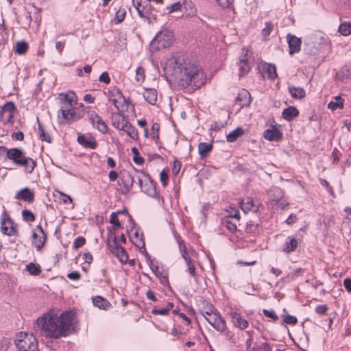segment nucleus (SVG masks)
I'll return each mask as SVG.
<instances>
[{"mask_svg":"<svg viewBox=\"0 0 351 351\" xmlns=\"http://www.w3.org/2000/svg\"><path fill=\"white\" fill-rule=\"evenodd\" d=\"M163 69L167 77H170L171 80L184 88L189 86L193 89L198 88L206 81L204 73L199 66L186 61L181 54L169 58Z\"/></svg>","mask_w":351,"mask_h":351,"instance_id":"obj_1","label":"nucleus"},{"mask_svg":"<svg viewBox=\"0 0 351 351\" xmlns=\"http://www.w3.org/2000/svg\"><path fill=\"white\" fill-rule=\"evenodd\" d=\"M36 326L40 333L47 338L57 339L66 337L75 329V313L65 311L59 315L49 311L36 319Z\"/></svg>","mask_w":351,"mask_h":351,"instance_id":"obj_2","label":"nucleus"},{"mask_svg":"<svg viewBox=\"0 0 351 351\" xmlns=\"http://www.w3.org/2000/svg\"><path fill=\"white\" fill-rule=\"evenodd\" d=\"M107 234L108 248L121 262L125 263L128 256L125 249L118 243L115 232L108 230Z\"/></svg>","mask_w":351,"mask_h":351,"instance_id":"obj_3","label":"nucleus"},{"mask_svg":"<svg viewBox=\"0 0 351 351\" xmlns=\"http://www.w3.org/2000/svg\"><path fill=\"white\" fill-rule=\"evenodd\" d=\"M15 344L19 351H39L38 341L32 333L20 332Z\"/></svg>","mask_w":351,"mask_h":351,"instance_id":"obj_4","label":"nucleus"},{"mask_svg":"<svg viewBox=\"0 0 351 351\" xmlns=\"http://www.w3.org/2000/svg\"><path fill=\"white\" fill-rule=\"evenodd\" d=\"M173 41V32L167 29L159 32L152 41V45L157 50L169 47Z\"/></svg>","mask_w":351,"mask_h":351,"instance_id":"obj_5","label":"nucleus"},{"mask_svg":"<svg viewBox=\"0 0 351 351\" xmlns=\"http://www.w3.org/2000/svg\"><path fill=\"white\" fill-rule=\"evenodd\" d=\"M106 95L108 101L111 102L118 111L121 112L126 105V99L118 88L115 86L110 88Z\"/></svg>","mask_w":351,"mask_h":351,"instance_id":"obj_6","label":"nucleus"},{"mask_svg":"<svg viewBox=\"0 0 351 351\" xmlns=\"http://www.w3.org/2000/svg\"><path fill=\"white\" fill-rule=\"evenodd\" d=\"M0 223L1 231L3 234L8 236L17 235V224L14 222L5 210L1 214Z\"/></svg>","mask_w":351,"mask_h":351,"instance_id":"obj_7","label":"nucleus"},{"mask_svg":"<svg viewBox=\"0 0 351 351\" xmlns=\"http://www.w3.org/2000/svg\"><path fill=\"white\" fill-rule=\"evenodd\" d=\"M135 182L134 173H132L128 171H124L121 173L120 180L119 181V185L120 186V193L121 194H127L133 186Z\"/></svg>","mask_w":351,"mask_h":351,"instance_id":"obj_8","label":"nucleus"},{"mask_svg":"<svg viewBox=\"0 0 351 351\" xmlns=\"http://www.w3.org/2000/svg\"><path fill=\"white\" fill-rule=\"evenodd\" d=\"M79 119L75 108L60 109L58 112V120L60 124H71Z\"/></svg>","mask_w":351,"mask_h":351,"instance_id":"obj_9","label":"nucleus"},{"mask_svg":"<svg viewBox=\"0 0 351 351\" xmlns=\"http://www.w3.org/2000/svg\"><path fill=\"white\" fill-rule=\"evenodd\" d=\"M206 319L217 331L222 332L226 330V321L221 317L218 311L208 315Z\"/></svg>","mask_w":351,"mask_h":351,"instance_id":"obj_10","label":"nucleus"},{"mask_svg":"<svg viewBox=\"0 0 351 351\" xmlns=\"http://www.w3.org/2000/svg\"><path fill=\"white\" fill-rule=\"evenodd\" d=\"M32 243L35 245L37 250H41L47 240V234L40 225H38L35 231L32 234Z\"/></svg>","mask_w":351,"mask_h":351,"instance_id":"obj_11","label":"nucleus"},{"mask_svg":"<svg viewBox=\"0 0 351 351\" xmlns=\"http://www.w3.org/2000/svg\"><path fill=\"white\" fill-rule=\"evenodd\" d=\"M58 99L60 101V109H71L74 108L76 104V95L73 92L68 93L66 94H59Z\"/></svg>","mask_w":351,"mask_h":351,"instance_id":"obj_12","label":"nucleus"},{"mask_svg":"<svg viewBox=\"0 0 351 351\" xmlns=\"http://www.w3.org/2000/svg\"><path fill=\"white\" fill-rule=\"evenodd\" d=\"M88 117L93 127L96 128L99 132L105 134L108 131V126L104 121L95 112L88 114Z\"/></svg>","mask_w":351,"mask_h":351,"instance_id":"obj_13","label":"nucleus"},{"mask_svg":"<svg viewBox=\"0 0 351 351\" xmlns=\"http://www.w3.org/2000/svg\"><path fill=\"white\" fill-rule=\"evenodd\" d=\"M287 42L289 48V53L293 55L300 51L301 40L294 35L288 34L287 36Z\"/></svg>","mask_w":351,"mask_h":351,"instance_id":"obj_14","label":"nucleus"},{"mask_svg":"<svg viewBox=\"0 0 351 351\" xmlns=\"http://www.w3.org/2000/svg\"><path fill=\"white\" fill-rule=\"evenodd\" d=\"M15 199L23 200L29 204H32L34 201V193L29 188L25 187L16 193Z\"/></svg>","mask_w":351,"mask_h":351,"instance_id":"obj_15","label":"nucleus"},{"mask_svg":"<svg viewBox=\"0 0 351 351\" xmlns=\"http://www.w3.org/2000/svg\"><path fill=\"white\" fill-rule=\"evenodd\" d=\"M14 165L25 167V172L26 173H32L36 166V162L32 158L25 156Z\"/></svg>","mask_w":351,"mask_h":351,"instance_id":"obj_16","label":"nucleus"},{"mask_svg":"<svg viewBox=\"0 0 351 351\" xmlns=\"http://www.w3.org/2000/svg\"><path fill=\"white\" fill-rule=\"evenodd\" d=\"M25 156V152L20 148H12L7 151V158L16 164L20 160H22Z\"/></svg>","mask_w":351,"mask_h":351,"instance_id":"obj_17","label":"nucleus"},{"mask_svg":"<svg viewBox=\"0 0 351 351\" xmlns=\"http://www.w3.org/2000/svg\"><path fill=\"white\" fill-rule=\"evenodd\" d=\"M236 103L238 104L241 108L248 106L251 103V95L247 90H242L236 97Z\"/></svg>","mask_w":351,"mask_h":351,"instance_id":"obj_18","label":"nucleus"},{"mask_svg":"<svg viewBox=\"0 0 351 351\" xmlns=\"http://www.w3.org/2000/svg\"><path fill=\"white\" fill-rule=\"evenodd\" d=\"M263 136L270 141H279L282 139V134L278 128L273 127L271 129L265 130Z\"/></svg>","mask_w":351,"mask_h":351,"instance_id":"obj_19","label":"nucleus"},{"mask_svg":"<svg viewBox=\"0 0 351 351\" xmlns=\"http://www.w3.org/2000/svg\"><path fill=\"white\" fill-rule=\"evenodd\" d=\"M230 316L234 325L237 327H239L241 329H245L248 326L247 321L243 318V317L239 313L236 312L231 313Z\"/></svg>","mask_w":351,"mask_h":351,"instance_id":"obj_20","label":"nucleus"},{"mask_svg":"<svg viewBox=\"0 0 351 351\" xmlns=\"http://www.w3.org/2000/svg\"><path fill=\"white\" fill-rule=\"evenodd\" d=\"M112 125L114 128L118 130L122 129V125H124L125 122H128V120L123 116V108L121 109V111H118L117 113H114L112 115Z\"/></svg>","mask_w":351,"mask_h":351,"instance_id":"obj_21","label":"nucleus"},{"mask_svg":"<svg viewBox=\"0 0 351 351\" xmlns=\"http://www.w3.org/2000/svg\"><path fill=\"white\" fill-rule=\"evenodd\" d=\"M299 115V111L295 106H289L283 110L282 117L287 121H291Z\"/></svg>","mask_w":351,"mask_h":351,"instance_id":"obj_22","label":"nucleus"},{"mask_svg":"<svg viewBox=\"0 0 351 351\" xmlns=\"http://www.w3.org/2000/svg\"><path fill=\"white\" fill-rule=\"evenodd\" d=\"M77 141L80 145H83L86 148L95 149L98 146V144L95 139H86V136L84 134L78 136Z\"/></svg>","mask_w":351,"mask_h":351,"instance_id":"obj_23","label":"nucleus"},{"mask_svg":"<svg viewBox=\"0 0 351 351\" xmlns=\"http://www.w3.org/2000/svg\"><path fill=\"white\" fill-rule=\"evenodd\" d=\"M144 99L151 105H155L157 101V91L154 88H146L143 93Z\"/></svg>","mask_w":351,"mask_h":351,"instance_id":"obj_24","label":"nucleus"},{"mask_svg":"<svg viewBox=\"0 0 351 351\" xmlns=\"http://www.w3.org/2000/svg\"><path fill=\"white\" fill-rule=\"evenodd\" d=\"M93 303L95 306L103 310H108L111 306V304L106 299L101 296L93 298Z\"/></svg>","mask_w":351,"mask_h":351,"instance_id":"obj_25","label":"nucleus"},{"mask_svg":"<svg viewBox=\"0 0 351 351\" xmlns=\"http://www.w3.org/2000/svg\"><path fill=\"white\" fill-rule=\"evenodd\" d=\"M241 208L244 213H247L250 210L256 211L258 207L254 205V201L250 198H247L245 200H242L240 202Z\"/></svg>","mask_w":351,"mask_h":351,"instance_id":"obj_26","label":"nucleus"},{"mask_svg":"<svg viewBox=\"0 0 351 351\" xmlns=\"http://www.w3.org/2000/svg\"><path fill=\"white\" fill-rule=\"evenodd\" d=\"M289 93L294 99H301L306 95L305 90L302 87L289 86Z\"/></svg>","mask_w":351,"mask_h":351,"instance_id":"obj_27","label":"nucleus"},{"mask_svg":"<svg viewBox=\"0 0 351 351\" xmlns=\"http://www.w3.org/2000/svg\"><path fill=\"white\" fill-rule=\"evenodd\" d=\"M142 191L151 197H154L156 195V186L150 178L147 179V180H145V185L143 186V190H142Z\"/></svg>","mask_w":351,"mask_h":351,"instance_id":"obj_28","label":"nucleus"},{"mask_svg":"<svg viewBox=\"0 0 351 351\" xmlns=\"http://www.w3.org/2000/svg\"><path fill=\"white\" fill-rule=\"evenodd\" d=\"M123 130L127 133V134L133 139L138 138V132L134 126L132 125L128 121L124 123V125H122Z\"/></svg>","mask_w":351,"mask_h":351,"instance_id":"obj_29","label":"nucleus"},{"mask_svg":"<svg viewBox=\"0 0 351 351\" xmlns=\"http://www.w3.org/2000/svg\"><path fill=\"white\" fill-rule=\"evenodd\" d=\"M335 101H331L328 104V108L332 111L343 108L344 99L341 96L335 97Z\"/></svg>","mask_w":351,"mask_h":351,"instance_id":"obj_30","label":"nucleus"},{"mask_svg":"<svg viewBox=\"0 0 351 351\" xmlns=\"http://www.w3.org/2000/svg\"><path fill=\"white\" fill-rule=\"evenodd\" d=\"M202 302L204 306L200 309V313L205 319L206 318V316H208V315L213 314L217 311L210 303L205 300H203Z\"/></svg>","mask_w":351,"mask_h":351,"instance_id":"obj_31","label":"nucleus"},{"mask_svg":"<svg viewBox=\"0 0 351 351\" xmlns=\"http://www.w3.org/2000/svg\"><path fill=\"white\" fill-rule=\"evenodd\" d=\"M250 63L247 58V54H245L239 62V76L241 77L246 74L250 71Z\"/></svg>","mask_w":351,"mask_h":351,"instance_id":"obj_32","label":"nucleus"},{"mask_svg":"<svg viewBox=\"0 0 351 351\" xmlns=\"http://www.w3.org/2000/svg\"><path fill=\"white\" fill-rule=\"evenodd\" d=\"M298 244V241L295 239L288 237L287 241L285 244L283 251L287 253L293 252L296 249Z\"/></svg>","mask_w":351,"mask_h":351,"instance_id":"obj_33","label":"nucleus"},{"mask_svg":"<svg viewBox=\"0 0 351 351\" xmlns=\"http://www.w3.org/2000/svg\"><path fill=\"white\" fill-rule=\"evenodd\" d=\"M243 134V130L241 128H237L230 132L226 136L228 142L235 141L239 136Z\"/></svg>","mask_w":351,"mask_h":351,"instance_id":"obj_34","label":"nucleus"},{"mask_svg":"<svg viewBox=\"0 0 351 351\" xmlns=\"http://www.w3.org/2000/svg\"><path fill=\"white\" fill-rule=\"evenodd\" d=\"M212 145L206 143H200L198 145V152L202 158L207 156L212 149Z\"/></svg>","mask_w":351,"mask_h":351,"instance_id":"obj_35","label":"nucleus"},{"mask_svg":"<svg viewBox=\"0 0 351 351\" xmlns=\"http://www.w3.org/2000/svg\"><path fill=\"white\" fill-rule=\"evenodd\" d=\"M339 32L343 36H349L351 34V22L341 23L338 29Z\"/></svg>","mask_w":351,"mask_h":351,"instance_id":"obj_36","label":"nucleus"},{"mask_svg":"<svg viewBox=\"0 0 351 351\" xmlns=\"http://www.w3.org/2000/svg\"><path fill=\"white\" fill-rule=\"evenodd\" d=\"M15 110L14 104L10 101L7 102L2 108V112L3 114L8 113V118L10 120L13 117V111Z\"/></svg>","mask_w":351,"mask_h":351,"instance_id":"obj_37","label":"nucleus"},{"mask_svg":"<svg viewBox=\"0 0 351 351\" xmlns=\"http://www.w3.org/2000/svg\"><path fill=\"white\" fill-rule=\"evenodd\" d=\"M26 269L31 275L34 276H38L41 272L40 265L34 263L27 264L26 265Z\"/></svg>","mask_w":351,"mask_h":351,"instance_id":"obj_38","label":"nucleus"},{"mask_svg":"<svg viewBox=\"0 0 351 351\" xmlns=\"http://www.w3.org/2000/svg\"><path fill=\"white\" fill-rule=\"evenodd\" d=\"M28 49V44L25 41L17 42L15 47V53L19 55L24 54Z\"/></svg>","mask_w":351,"mask_h":351,"instance_id":"obj_39","label":"nucleus"},{"mask_svg":"<svg viewBox=\"0 0 351 351\" xmlns=\"http://www.w3.org/2000/svg\"><path fill=\"white\" fill-rule=\"evenodd\" d=\"M126 15V9L123 7H120L115 14L114 21L116 23H120L124 21Z\"/></svg>","mask_w":351,"mask_h":351,"instance_id":"obj_40","label":"nucleus"},{"mask_svg":"<svg viewBox=\"0 0 351 351\" xmlns=\"http://www.w3.org/2000/svg\"><path fill=\"white\" fill-rule=\"evenodd\" d=\"M135 176V180H137V183L140 187V189L143 190V183L145 182V180H147L149 179V176L146 174L143 173V172H134Z\"/></svg>","mask_w":351,"mask_h":351,"instance_id":"obj_41","label":"nucleus"},{"mask_svg":"<svg viewBox=\"0 0 351 351\" xmlns=\"http://www.w3.org/2000/svg\"><path fill=\"white\" fill-rule=\"evenodd\" d=\"M38 132L40 140L47 143L51 142V138L50 135L45 131L43 126L40 122H38Z\"/></svg>","mask_w":351,"mask_h":351,"instance_id":"obj_42","label":"nucleus"},{"mask_svg":"<svg viewBox=\"0 0 351 351\" xmlns=\"http://www.w3.org/2000/svg\"><path fill=\"white\" fill-rule=\"evenodd\" d=\"M173 235L178 244L180 254H186L187 250L184 241L181 239L180 236L176 231L173 232Z\"/></svg>","mask_w":351,"mask_h":351,"instance_id":"obj_43","label":"nucleus"},{"mask_svg":"<svg viewBox=\"0 0 351 351\" xmlns=\"http://www.w3.org/2000/svg\"><path fill=\"white\" fill-rule=\"evenodd\" d=\"M271 348L269 344L267 342L261 344L256 343L252 348V351H271Z\"/></svg>","mask_w":351,"mask_h":351,"instance_id":"obj_44","label":"nucleus"},{"mask_svg":"<svg viewBox=\"0 0 351 351\" xmlns=\"http://www.w3.org/2000/svg\"><path fill=\"white\" fill-rule=\"evenodd\" d=\"M342 79H351V69L348 66H343L338 73Z\"/></svg>","mask_w":351,"mask_h":351,"instance_id":"obj_45","label":"nucleus"},{"mask_svg":"<svg viewBox=\"0 0 351 351\" xmlns=\"http://www.w3.org/2000/svg\"><path fill=\"white\" fill-rule=\"evenodd\" d=\"M266 73L267 75V77L270 79H275L277 77L276 68L274 64H267L266 69Z\"/></svg>","mask_w":351,"mask_h":351,"instance_id":"obj_46","label":"nucleus"},{"mask_svg":"<svg viewBox=\"0 0 351 351\" xmlns=\"http://www.w3.org/2000/svg\"><path fill=\"white\" fill-rule=\"evenodd\" d=\"M223 224L230 232H233L237 229L236 223L232 221L230 218H225L223 221Z\"/></svg>","mask_w":351,"mask_h":351,"instance_id":"obj_47","label":"nucleus"},{"mask_svg":"<svg viewBox=\"0 0 351 351\" xmlns=\"http://www.w3.org/2000/svg\"><path fill=\"white\" fill-rule=\"evenodd\" d=\"M132 152L134 154L133 161L137 165H142L145 162V160L143 157L139 156V152L137 148L132 147Z\"/></svg>","mask_w":351,"mask_h":351,"instance_id":"obj_48","label":"nucleus"},{"mask_svg":"<svg viewBox=\"0 0 351 351\" xmlns=\"http://www.w3.org/2000/svg\"><path fill=\"white\" fill-rule=\"evenodd\" d=\"M159 129L160 125L158 123H153L152 126V138L155 141L156 144H158L159 141Z\"/></svg>","mask_w":351,"mask_h":351,"instance_id":"obj_49","label":"nucleus"},{"mask_svg":"<svg viewBox=\"0 0 351 351\" xmlns=\"http://www.w3.org/2000/svg\"><path fill=\"white\" fill-rule=\"evenodd\" d=\"M21 214L23 220L25 221L33 222L35 220V217L30 210H23Z\"/></svg>","mask_w":351,"mask_h":351,"instance_id":"obj_50","label":"nucleus"},{"mask_svg":"<svg viewBox=\"0 0 351 351\" xmlns=\"http://www.w3.org/2000/svg\"><path fill=\"white\" fill-rule=\"evenodd\" d=\"M135 80L137 82L141 83L145 80V70L143 68L139 66L136 70Z\"/></svg>","mask_w":351,"mask_h":351,"instance_id":"obj_51","label":"nucleus"},{"mask_svg":"<svg viewBox=\"0 0 351 351\" xmlns=\"http://www.w3.org/2000/svg\"><path fill=\"white\" fill-rule=\"evenodd\" d=\"M274 29V25L270 22H267L265 23V27L262 30V35L265 40L267 39V37L271 34V31Z\"/></svg>","mask_w":351,"mask_h":351,"instance_id":"obj_52","label":"nucleus"},{"mask_svg":"<svg viewBox=\"0 0 351 351\" xmlns=\"http://www.w3.org/2000/svg\"><path fill=\"white\" fill-rule=\"evenodd\" d=\"M86 243V239L83 237H79L74 240L73 244V249L76 250L80 247H82Z\"/></svg>","mask_w":351,"mask_h":351,"instance_id":"obj_53","label":"nucleus"},{"mask_svg":"<svg viewBox=\"0 0 351 351\" xmlns=\"http://www.w3.org/2000/svg\"><path fill=\"white\" fill-rule=\"evenodd\" d=\"M134 238L133 240V243L138 247H143L145 246V243L143 240V239L141 238V237H140L138 232L137 231H136L134 234Z\"/></svg>","mask_w":351,"mask_h":351,"instance_id":"obj_54","label":"nucleus"},{"mask_svg":"<svg viewBox=\"0 0 351 351\" xmlns=\"http://www.w3.org/2000/svg\"><path fill=\"white\" fill-rule=\"evenodd\" d=\"M195 269H196V268H195V264H193V265L187 266V269H186V271L188 272L189 274V275L192 278H193V279L195 281H197L198 276L195 272Z\"/></svg>","mask_w":351,"mask_h":351,"instance_id":"obj_55","label":"nucleus"},{"mask_svg":"<svg viewBox=\"0 0 351 351\" xmlns=\"http://www.w3.org/2000/svg\"><path fill=\"white\" fill-rule=\"evenodd\" d=\"M258 228V224H255L253 221H250L246 224V232L248 233H255Z\"/></svg>","mask_w":351,"mask_h":351,"instance_id":"obj_56","label":"nucleus"},{"mask_svg":"<svg viewBox=\"0 0 351 351\" xmlns=\"http://www.w3.org/2000/svg\"><path fill=\"white\" fill-rule=\"evenodd\" d=\"M283 321L286 324L293 325V326L295 325L298 322V319H297L296 317L290 315H285L284 317Z\"/></svg>","mask_w":351,"mask_h":351,"instance_id":"obj_57","label":"nucleus"},{"mask_svg":"<svg viewBox=\"0 0 351 351\" xmlns=\"http://www.w3.org/2000/svg\"><path fill=\"white\" fill-rule=\"evenodd\" d=\"M110 223L114 225L116 228H121V225L117 219V213H112L110 215Z\"/></svg>","mask_w":351,"mask_h":351,"instance_id":"obj_58","label":"nucleus"},{"mask_svg":"<svg viewBox=\"0 0 351 351\" xmlns=\"http://www.w3.org/2000/svg\"><path fill=\"white\" fill-rule=\"evenodd\" d=\"M182 8V3L180 1L176 2L167 8L168 13H171L175 11H178Z\"/></svg>","mask_w":351,"mask_h":351,"instance_id":"obj_59","label":"nucleus"},{"mask_svg":"<svg viewBox=\"0 0 351 351\" xmlns=\"http://www.w3.org/2000/svg\"><path fill=\"white\" fill-rule=\"evenodd\" d=\"M263 312L266 317L271 318L274 321H276L278 319V315L273 310L264 309Z\"/></svg>","mask_w":351,"mask_h":351,"instance_id":"obj_60","label":"nucleus"},{"mask_svg":"<svg viewBox=\"0 0 351 351\" xmlns=\"http://www.w3.org/2000/svg\"><path fill=\"white\" fill-rule=\"evenodd\" d=\"M219 5L223 8H230L234 2V0H215Z\"/></svg>","mask_w":351,"mask_h":351,"instance_id":"obj_61","label":"nucleus"},{"mask_svg":"<svg viewBox=\"0 0 351 351\" xmlns=\"http://www.w3.org/2000/svg\"><path fill=\"white\" fill-rule=\"evenodd\" d=\"M142 12H143L145 18L149 19L152 14V8L149 3L142 6Z\"/></svg>","mask_w":351,"mask_h":351,"instance_id":"obj_62","label":"nucleus"},{"mask_svg":"<svg viewBox=\"0 0 351 351\" xmlns=\"http://www.w3.org/2000/svg\"><path fill=\"white\" fill-rule=\"evenodd\" d=\"M66 276L69 279L72 280H78L81 278V274L77 271L70 272Z\"/></svg>","mask_w":351,"mask_h":351,"instance_id":"obj_63","label":"nucleus"},{"mask_svg":"<svg viewBox=\"0 0 351 351\" xmlns=\"http://www.w3.org/2000/svg\"><path fill=\"white\" fill-rule=\"evenodd\" d=\"M99 80L101 82H104L105 84H109L110 78L107 72H103L99 77Z\"/></svg>","mask_w":351,"mask_h":351,"instance_id":"obj_64","label":"nucleus"}]
</instances>
